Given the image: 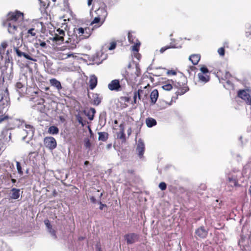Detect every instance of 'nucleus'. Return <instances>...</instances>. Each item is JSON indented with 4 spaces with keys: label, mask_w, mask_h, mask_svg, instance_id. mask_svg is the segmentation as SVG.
<instances>
[{
    "label": "nucleus",
    "mask_w": 251,
    "mask_h": 251,
    "mask_svg": "<svg viewBox=\"0 0 251 251\" xmlns=\"http://www.w3.org/2000/svg\"><path fill=\"white\" fill-rule=\"evenodd\" d=\"M173 84L176 88L178 90L176 93L180 95H183L189 90V88L187 85V79L182 74H180L175 80H172Z\"/></svg>",
    "instance_id": "obj_1"
},
{
    "label": "nucleus",
    "mask_w": 251,
    "mask_h": 251,
    "mask_svg": "<svg viewBox=\"0 0 251 251\" xmlns=\"http://www.w3.org/2000/svg\"><path fill=\"white\" fill-rule=\"evenodd\" d=\"M24 18V13L16 10L14 12H10L7 15V21L10 23L19 24L23 21Z\"/></svg>",
    "instance_id": "obj_2"
},
{
    "label": "nucleus",
    "mask_w": 251,
    "mask_h": 251,
    "mask_svg": "<svg viewBox=\"0 0 251 251\" xmlns=\"http://www.w3.org/2000/svg\"><path fill=\"white\" fill-rule=\"evenodd\" d=\"M140 75V70L137 68H129L126 71L125 77L127 82H134L137 77Z\"/></svg>",
    "instance_id": "obj_3"
},
{
    "label": "nucleus",
    "mask_w": 251,
    "mask_h": 251,
    "mask_svg": "<svg viewBox=\"0 0 251 251\" xmlns=\"http://www.w3.org/2000/svg\"><path fill=\"white\" fill-rule=\"evenodd\" d=\"M238 245L242 248L243 251H251V236L248 237L241 236V239L238 242Z\"/></svg>",
    "instance_id": "obj_4"
},
{
    "label": "nucleus",
    "mask_w": 251,
    "mask_h": 251,
    "mask_svg": "<svg viewBox=\"0 0 251 251\" xmlns=\"http://www.w3.org/2000/svg\"><path fill=\"white\" fill-rule=\"evenodd\" d=\"M220 82L224 83L226 82L228 84H230V79L232 75L229 72L226 71L220 70L217 73L216 75Z\"/></svg>",
    "instance_id": "obj_5"
},
{
    "label": "nucleus",
    "mask_w": 251,
    "mask_h": 251,
    "mask_svg": "<svg viewBox=\"0 0 251 251\" xmlns=\"http://www.w3.org/2000/svg\"><path fill=\"white\" fill-rule=\"evenodd\" d=\"M124 238L127 245H131L139 241L140 235L134 232H130L126 234Z\"/></svg>",
    "instance_id": "obj_6"
},
{
    "label": "nucleus",
    "mask_w": 251,
    "mask_h": 251,
    "mask_svg": "<svg viewBox=\"0 0 251 251\" xmlns=\"http://www.w3.org/2000/svg\"><path fill=\"white\" fill-rule=\"evenodd\" d=\"M11 104L10 100L9 97L2 96L0 100V113H2V112L7 111L9 107Z\"/></svg>",
    "instance_id": "obj_7"
},
{
    "label": "nucleus",
    "mask_w": 251,
    "mask_h": 251,
    "mask_svg": "<svg viewBox=\"0 0 251 251\" xmlns=\"http://www.w3.org/2000/svg\"><path fill=\"white\" fill-rule=\"evenodd\" d=\"M44 142L45 146L50 150H53L56 147L57 143L56 140L52 137H46L44 138Z\"/></svg>",
    "instance_id": "obj_8"
},
{
    "label": "nucleus",
    "mask_w": 251,
    "mask_h": 251,
    "mask_svg": "<svg viewBox=\"0 0 251 251\" xmlns=\"http://www.w3.org/2000/svg\"><path fill=\"white\" fill-rule=\"evenodd\" d=\"M238 97L244 100L248 105H251V95L245 90H241L238 92Z\"/></svg>",
    "instance_id": "obj_9"
},
{
    "label": "nucleus",
    "mask_w": 251,
    "mask_h": 251,
    "mask_svg": "<svg viewBox=\"0 0 251 251\" xmlns=\"http://www.w3.org/2000/svg\"><path fill=\"white\" fill-rule=\"evenodd\" d=\"M13 50L16 52L17 55L19 57H21L23 56L25 58H26L28 60L33 61H36V60L35 59H34L31 57L30 53H25V52L21 51L20 50V48L19 47H14Z\"/></svg>",
    "instance_id": "obj_10"
},
{
    "label": "nucleus",
    "mask_w": 251,
    "mask_h": 251,
    "mask_svg": "<svg viewBox=\"0 0 251 251\" xmlns=\"http://www.w3.org/2000/svg\"><path fill=\"white\" fill-rule=\"evenodd\" d=\"M108 88L111 91H120L122 90V86L120 85L119 79L112 80L108 84Z\"/></svg>",
    "instance_id": "obj_11"
},
{
    "label": "nucleus",
    "mask_w": 251,
    "mask_h": 251,
    "mask_svg": "<svg viewBox=\"0 0 251 251\" xmlns=\"http://www.w3.org/2000/svg\"><path fill=\"white\" fill-rule=\"evenodd\" d=\"M195 234L196 238L203 239L207 236L208 231L203 226H201L196 229Z\"/></svg>",
    "instance_id": "obj_12"
},
{
    "label": "nucleus",
    "mask_w": 251,
    "mask_h": 251,
    "mask_svg": "<svg viewBox=\"0 0 251 251\" xmlns=\"http://www.w3.org/2000/svg\"><path fill=\"white\" fill-rule=\"evenodd\" d=\"M76 32L79 36L82 37V38H88L91 35V30L88 27L85 28L79 27L76 29Z\"/></svg>",
    "instance_id": "obj_13"
},
{
    "label": "nucleus",
    "mask_w": 251,
    "mask_h": 251,
    "mask_svg": "<svg viewBox=\"0 0 251 251\" xmlns=\"http://www.w3.org/2000/svg\"><path fill=\"white\" fill-rule=\"evenodd\" d=\"M145 150V144L142 139H140L138 140L137 146L136 148V151L139 157L142 158L143 157V155Z\"/></svg>",
    "instance_id": "obj_14"
},
{
    "label": "nucleus",
    "mask_w": 251,
    "mask_h": 251,
    "mask_svg": "<svg viewBox=\"0 0 251 251\" xmlns=\"http://www.w3.org/2000/svg\"><path fill=\"white\" fill-rule=\"evenodd\" d=\"M119 127L120 131L117 133V138L121 140L122 143H126V137L125 133V125L124 122L120 125Z\"/></svg>",
    "instance_id": "obj_15"
},
{
    "label": "nucleus",
    "mask_w": 251,
    "mask_h": 251,
    "mask_svg": "<svg viewBox=\"0 0 251 251\" xmlns=\"http://www.w3.org/2000/svg\"><path fill=\"white\" fill-rule=\"evenodd\" d=\"M133 44L134 45L131 46V50L133 52L134 56L139 60L141 55L138 53V52L141 45V43L139 41H138Z\"/></svg>",
    "instance_id": "obj_16"
},
{
    "label": "nucleus",
    "mask_w": 251,
    "mask_h": 251,
    "mask_svg": "<svg viewBox=\"0 0 251 251\" xmlns=\"http://www.w3.org/2000/svg\"><path fill=\"white\" fill-rule=\"evenodd\" d=\"M95 12L97 16L100 18L103 21H105L107 16V12L104 7H100Z\"/></svg>",
    "instance_id": "obj_17"
},
{
    "label": "nucleus",
    "mask_w": 251,
    "mask_h": 251,
    "mask_svg": "<svg viewBox=\"0 0 251 251\" xmlns=\"http://www.w3.org/2000/svg\"><path fill=\"white\" fill-rule=\"evenodd\" d=\"M19 26V24L17 23H8V32L13 34H16L18 32V26Z\"/></svg>",
    "instance_id": "obj_18"
},
{
    "label": "nucleus",
    "mask_w": 251,
    "mask_h": 251,
    "mask_svg": "<svg viewBox=\"0 0 251 251\" xmlns=\"http://www.w3.org/2000/svg\"><path fill=\"white\" fill-rule=\"evenodd\" d=\"M20 190L19 189H16L15 188H12L11 190L10 193V199L16 200L19 199L20 196Z\"/></svg>",
    "instance_id": "obj_19"
},
{
    "label": "nucleus",
    "mask_w": 251,
    "mask_h": 251,
    "mask_svg": "<svg viewBox=\"0 0 251 251\" xmlns=\"http://www.w3.org/2000/svg\"><path fill=\"white\" fill-rule=\"evenodd\" d=\"M50 83L51 86L55 87L58 91L62 89L60 82L56 78H53L50 79Z\"/></svg>",
    "instance_id": "obj_20"
},
{
    "label": "nucleus",
    "mask_w": 251,
    "mask_h": 251,
    "mask_svg": "<svg viewBox=\"0 0 251 251\" xmlns=\"http://www.w3.org/2000/svg\"><path fill=\"white\" fill-rule=\"evenodd\" d=\"M189 60L193 65H197L201 59V55L198 54H192L189 56Z\"/></svg>",
    "instance_id": "obj_21"
},
{
    "label": "nucleus",
    "mask_w": 251,
    "mask_h": 251,
    "mask_svg": "<svg viewBox=\"0 0 251 251\" xmlns=\"http://www.w3.org/2000/svg\"><path fill=\"white\" fill-rule=\"evenodd\" d=\"M158 91L157 89H154L150 95V98L151 102L152 104H155L158 97Z\"/></svg>",
    "instance_id": "obj_22"
},
{
    "label": "nucleus",
    "mask_w": 251,
    "mask_h": 251,
    "mask_svg": "<svg viewBox=\"0 0 251 251\" xmlns=\"http://www.w3.org/2000/svg\"><path fill=\"white\" fill-rule=\"evenodd\" d=\"M89 88L91 90H93L97 86L98 83V79L95 75H93L90 77L89 80Z\"/></svg>",
    "instance_id": "obj_23"
},
{
    "label": "nucleus",
    "mask_w": 251,
    "mask_h": 251,
    "mask_svg": "<svg viewBox=\"0 0 251 251\" xmlns=\"http://www.w3.org/2000/svg\"><path fill=\"white\" fill-rule=\"evenodd\" d=\"M104 22V21H103L100 18L98 17V16H96L94 20L91 22V25H93L95 24H97L98 25H95L94 27L95 28H98Z\"/></svg>",
    "instance_id": "obj_24"
},
{
    "label": "nucleus",
    "mask_w": 251,
    "mask_h": 251,
    "mask_svg": "<svg viewBox=\"0 0 251 251\" xmlns=\"http://www.w3.org/2000/svg\"><path fill=\"white\" fill-rule=\"evenodd\" d=\"M73 56L72 53L70 52L68 53H63L62 52H58L57 53V57L59 60H64L66 59L71 56Z\"/></svg>",
    "instance_id": "obj_25"
},
{
    "label": "nucleus",
    "mask_w": 251,
    "mask_h": 251,
    "mask_svg": "<svg viewBox=\"0 0 251 251\" xmlns=\"http://www.w3.org/2000/svg\"><path fill=\"white\" fill-rule=\"evenodd\" d=\"M146 124L148 127H151L157 124L156 120L151 117H149L146 120Z\"/></svg>",
    "instance_id": "obj_26"
},
{
    "label": "nucleus",
    "mask_w": 251,
    "mask_h": 251,
    "mask_svg": "<svg viewBox=\"0 0 251 251\" xmlns=\"http://www.w3.org/2000/svg\"><path fill=\"white\" fill-rule=\"evenodd\" d=\"M102 98L99 94H94L93 95V104L95 105H98L101 102Z\"/></svg>",
    "instance_id": "obj_27"
},
{
    "label": "nucleus",
    "mask_w": 251,
    "mask_h": 251,
    "mask_svg": "<svg viewBox=\"0 0 251 251\" xmlns=\"http://www.w3.org/2000/svg\"><path fill=\"white\" fill-rule=\"evenodd\" d=\"M99 134V140L103 142H105L108 138V134L106 132H98Z\"/></svg>",
    "instance_id": "obj_28"
},
{
    "label": "nucleus",
    "mask_w": 251,
    "mask_h": 251,
    "mask_svg": "<svg viewBox=\"0 0 251 251\" xmlns=\"http://www.w3.org/2000/svg\"><path fill=\"white\" fill-rule=\"evenodd\" d=\"M198 75L199 80L203 82H207L210 79V76L207 74H202V73H199Z\"/></svg>",
    "instance_id": "obj_29"
},
{
    "label": "nucleus",
    "mask_w": 251,
    "mask_h": 251,
    "mask_svg": "<svg viewBox=\"0 0 251 251\" xmlns=\"http://www.w3.org/2000/svg\"><path fill=\"white\" fill-rule=\"evenodd\" d=\"M132 33L133 32L131 31H128V42L131 44L134 43L135 42L139 41L136 36L133 35Z\"/></svg>",
    "instance_id": "obj_30"
},
{
    "label": "nucleus",
    "mask_w": 251,
    "mask_h": 251,
    "mask_svg": "<svg viewBox=\"0 0 251 251\" xmlns=\"http://www.w3.org/2000/svg\"><path fill=\"white\" fill-rule=\"evenodd\" d=\"M52 41L56 44H60L64 41V37L61 36H58L57 34H55L54 36L53 37Z\"/></svg>",
    "instance_id": "obj_31"
},
{
    "label": "nucleus",
    "mask_w": 251,
    "mask_h": 251,
    "mask_svg": "<svg viewBox=\"0 0 251 251\" xmlns=\"http://www.w3.org/2000/svg\"><path fill=\"white\" fill-rule=\"evenodd\" d=\"M144 91L141 89H139L138 91H136L134 92V103H136L137 102V99L138 98L139 100H140L141 99V93H143Z\"/></svg>",
    "instance_id": "obj_32"
},
{
    "label": "nucleus",
    "mask_w": 251,
    "mask_h": 251,
    "mask_svg": "<svg viewBox=\"0 0 251 251\" xmlns=\"http://www.w3.org/2000/svg\"><path fill=\"white\" fill-rule=\"evenodd\" d=\"M84 146L86 149L88 150V152L91 150L92 144L88 138H85L84 139Z\"/></svg>",
    "instance_id": "obj_33"
},
{
    "label": "nucleus",
    "mask_w": 251,
    "mask_h": 251,
    "mask_svg": "<svg viewBox=\"0 0 251 251\" xmlns=\"http://www.w3.org/2000/svg\"><path fill=\"white\" fill-rule=\"evenodd\" d=\"M48 132L51 134H57L59 132V129L57 126H52L49 128Z\"/></svg>",
    "instance_id": "obj_34"
},
{
    "label": "nucleus",
    "mask_w": 251,
    "mask_h": 251,
    "mask_svg": "<svg viewBox=\"0 0 251 251\" xmlns=\"http://www.w3.org/2000/svg\"><path fill=\"white\" fill-rule=\"evenodd\" d=\"M95 113V109L94 108H90L88 113L87 114V116L88 119L90 120H93L94 119Z\"/></svg>",
    "instance_id": "obj_35"
},
{
    "label": "nucleus",
    "mask_w": 251,
    "mask_h": 251,
    "mask_svg": "<svg viewBox=\"0 0 251 251\" xmlns=\"http://www.w3.org/2000/svg\"><path fill=\"white\" fill-rule=\"evenodd\" d=\"M117 46V43L116 41H112L110 42L108 44H106L105 45L106 48L110 50H113L115 49Z\"/></svg>",
    "instance_id": "obj_36"
},
{
    "label": "nucleus",
    "mask_w": 251,
    "mask_h": 251,
    "mask_svg": "<svg viewBox=\"0 0 251 251\" xmlns=\"http://www.w3.org/2000/svg\"><path fill=\"white\" fill-rule=\"evenodd\" d=\"M5 113L6 111L0 113V124L10 119V117Z\"/></svg>",
    "instance_id": "obj_37"
},
{
    "label": "nucleus",
    "mask_w": 251,
    "mask_h": 251,
    "mask_svg": "<svg viewBox=\"0 0 251 251\" xmlns=\"http://www.w3.org/2000/svg\"><path fill=\"white\" fill-rule=\"evenodd\" d=\"M228 180L231 186L233 187L237 186L238 180L236 178L229 177L228 178Z\"/></svg>",
    "instance_id": "obj_38"
},
{
    "label": "nucleus",
    "mask_w": 251,
    "mask_h": 251,
    "mask_svg": "<svg viewBox=\"0 0 251 251\" xmlns=\"http://www.w3.org/2000/svg\"><path fill=\"white\" fill-rule=\"evenodd\" d=\"M36 33L35 31V29L34 28H31L28 30L26 37H28L29 36L34 37L36 36Z\"/></svg>",
    "instance_id": "obj_39"
},
{
    "label": "nucleus",
    "mask_w": 251,
    "mask_h": 251,
    "mask_svg": "<svg viewBox=\"0 0 251 251\" xmlns=\"http://www.w3.org/2000/svg\"><path fill=\"white\" fill-rule=\"evenodd\" d=\"M76 118L78 122L82 125V126H84L86 124V121L83 120L82 117L79 115H76Z\"/></svg>",
    "instance_id": "obj_40"
},
{
    "label": "nucleus",
    "mask_w": 251,
    "mask_h": 251,
    "mask_svg": "<svg viewBox=\"0 0 251 251\" xmlns=\"http://www.w3.org/2000/svg\"><path fill=\"white\" fill-rule=\"evenodd\" d=\"M162 88L164 90L170 91L172 89L173 86L171 84L167 83V84H165L164 85H163L162 86Z\"/></svg>",
    "instance_id": "obj_41"
},
{
    "label": "nucleus",
    "mask_w": 251,
    "mask_h": 251,
    "mask_svg": "<svg viewBox=\"0 0 251 251\" xmlns=\"http://www.w3.org/2000/svg\"><path fill=\"white\" fill-rule=\"evenodd\" d=\"M48 230L49 232L51 234V235L54 237V239L57 238L56 231L54 229L52 228V226L50 227V228H48Z\"/></svg>",
    "instance_id": "obj_42"
},
{
    "label": "nucleus",
    "mask_w": 251,
    "mask_h": 251,
    "mask_svg": "<svg viewBox=\"0 0 251 251\" xmlns=\"http://www.w3.org/2000/svg\"><path fill=\"white\" fill-rule=\"evenodd\" d=\"M16 167L18 173L21 175H23V172L22 171V168L21 166L20 163L18 161H16Z\"/></svg>",
    "instance_id": "obj_43"
},
{
    "label": "nucleus",
    "mask_w": 251,
    "mask_h": 251,
    "mask_svg": "<svg viewBox=\"0 0 251 251\" xmlns=\"http://www.w3.org/2000/svg\"><path fill=\"white\" fill-rule=\"evenodd\" d=\"M200 71H201V73H202V74H207L209 73L208 69L204 65H203L201 67Z\"/></svg>",
    "instance_id": "obj_44"
},
{
    "label": "nucleus",
    "mask_w": 251,
    "mask_h": 251,
    "mask_svg": "<svg viewBox=\"0 0 251 251\" xmlns=\"http://www.w3.org/2000/svg\"><path fill=\"white\" fill-rule=\"evenodd\" d=\"M56 32L57 33L56 34H57L58 36H61L63 37L65 36V31L63 29L58 28L57 29Z\"/></svg>",
    "instance_id": "obj_45"
},
{
    "label": "nucleus",
    "mask_w": 251,
    "mask_h": 251,
    "mask_svg": "<svg viewBox=\"0 0 251 251\" xmlns=\"http://www.w3.org/2000/svg\"><path fill=\"white\" fill-rule=\"evenodd\" d=\"M159 187L162 191H163L166 189L167 185L165 182H161L159 184Z\"/></svg>",
    "instance_id": "obj_46"
},
{
    "label": "nucleus",
    "mask_w": 251,
    "mask_h": 251,
    "mask_svg": "<svg viewBox=\"0 0 251 251\" xmlns=\"http://www.w3.org/2000/svg\"><path fill=\"white\" fill-rule=\"evenodd\" d=\"M218 52L220 55L222 56H224L225 53V50L224 47L220 48L218 50Z\"/></svg>",
    "instance_id": "obj_47"
},
{
    "label": "nucleus",
    "mask_w": 251,
    "mask_h": 251,
    "mask_svg": "<svg viewBox=\"0 0 251 251\" xmlns=\"http://www.w3.org/2000/svg\"><path fill=\"white\" fill-rule=\"evenodd\" d=\"M120 100L121 102H129L130 101V98L128 97H120Z\"/></svg>",
    "instance_id": "obj_48"
},
{
    "label": "nucleus",
    "mask_w": 251,
    "mask_h": 251,
    "mask_svg": "<svg viewBox=\"0 0 251 251\" xmlns=\"http://www.w3.org/2000/svg\"><path fill=\"white\" fill-rule=\"evenodd\" d=\"M172 48H173V46H171V45H169V46H165V47H163L162 48H161L160 50V52L161 53H163L165 50H167L169 49H171Z\"/></svg>",
    "instance_id": "obj_49"
},
{
    "label": "nucleus",
    "mask_w": 251,
    "mask_h": 251,
    "mask_svg": "<svg viewBox=\"0 0 251 251\" xmlns=\"http://www.w3.org/2000/svg\"><path fill=\"white\" fill-rule=\"evenodd\" d=\"M44 223L46 226L47 228H50V227L52 226V225L50 224V222L48 219L45 220Z\"/></svg>",
    "instance_id": "obj_50"
},
{
    "label": "nucleus",
    "mask_w": 251,
    "mask_h": 251,
    "mask_svg": "<svg viewBox=\"0 0 251 251\" xmlns=\"http://www.w3.org/2000/svg\"><path fill=\"white\" fill-rule=\"evenodd\" d=\"M167 74L168 75H174L176 74V72L175 70H168L167 72Z\"/></svg>",
    "instance_id": "obj_51"
},
{
    "label": "nucleus",
    "mask_w": 251,
    "mask_h": 251,
    "mask_svg": "<svg viewBox=\"0 0 251 251\" xmlns=\"http://www.w3.org/2000/svg\"><path fill=\"white\" fill-rule=\"evenodd\" d=\"M39 44L42 48H46L47 44L45 42L39 40Z\"/></svg>",
    "instance_id": "obj_52"
},
{
    "label": "nucleus",
    "mask_w": 251,
    "mask_h": 251,
    "mask_svg": "<svg viewBox=\"0 0 251 251\" xmlns=\"http://www.w3.org/2000/svg\"><path fill=\"white\" fill-rule=\"evenodd\" d=\"M23 85L21 82H18L16 84V87L18 89H21L23 87Z\"/></svg>",
    "instance_id": "obj_53"
},
{
    "label": "nucleus",
    "mask_w": 251,
    "mask_h": 251,
    "mask_svg": "<svg viewBox=\"0 0 251 251\" xmlns=\"http://www.w3.org/2000/svg\"><path fill=\"white\" fill-rule=\"evenodd\" d=\"M99 203L100 204V209L101 210H102L103 209V208L104 207H106V205L105 204L102 203L100 200L99 201Z\"/></svg>",
    "instance_id": "obj_54"
},
{
    "label": "nucleus",
    "mask_w": 251,
    "mask_h": 251,
    "mask_svg": "<svg viewBox=\"0 0 251 251\" xmlns=\"http://www.w3.org/2000/svg\"><path fill=\"white\" fill-rule=\"evenodd\" d=\"M114 125L118 124V121L117 120H115L114 121ZM112 128L113 130H117L118 129L117 126H116V125H113Z\"/></svg>",
    "instance_id": "obj_55"
},
{
    "label": "nucleus",
    "mask_w": 251,
    "mask_h": 251,
    "mask_svg": "<svg viewBox=\"0 0 251 251\" xmlns=\"http://www.w3.org/2000/svg\"><path fill=\"white\" fill-rule=\"evenodd\" d=\"M25 127L26 128H29V129H31V131L33 132H34V127L31 126V125H25Z\"/></svg>",
    "instance_id": "obj_56"
},
{
    "label": "nucleus",
    "mask_w": 251,
    "mask_h": 251,
    "mask_svg": "<svg viewBox=\"0 0 251 251\" xmlns=\"http://www.w3.org/2000/svg\"><path fill=\"white\" fill-rule=\"evenodd\" d=\"M45 102V100L43 98H40L39 100V101L38 102L37 104L43 105Z\"/></svg>",
    "instance_id": "obj_57"
},
{
    "label": "nucleus",
    "mask_w": 251,
    "mask_h": 251,
    "mask_svg": "<svg viewBox=\"0 0 251 251\" xmlns=\"http://www.w3.org/2000/svg\"><path fill=\"white\" fill-rule=\"evenodd\" d=\"M90 201L93 203H95L96 202V200L94 196H92L90 197Z\"/></svg>",
    "instance_id": "obj_58"
},
{
    "label": "nucleus",
    "mask_w": 251,
    "mask_h": 251,
    "mask_svg": "<svg viewBox=\"0 0 251 251\" xmlns=\"http://www.w3.org/2000/svg\"><path fill=\"white\" fill-rule=\"evenodd\" d=\"M127 173L130 175H134V170L133 169L128 170L127 171Z\"/></svg>",
    "instance_id": "obj_59"
},
{
    "label": "nucleus",
    "mask_w": 251,
    "mask_h": 251,
    "mask_svg": "<svg viewBox=\"0 0 251 251\" xmlns=\"http://www.w3.org/2000/svg\"><path fill=\"white\" fill-rule=\"evenodd\" d=\"M246 35L247 37H249L251 35V31H247L246 32Z\"/></svg>",
    "instance_id": "obj_60"
},
{
    "label": "nucleus",
    "mask_w": 251,
    "mask_h": 251,
    "mask_svg": "<svg viewBox=\"0 0 251 251\" xmlns=\"http://www.w3.org/2000/svg\"><path fill=\"white\" fill-rule=\"evenodd\" d=\"M93 0H87V4L88 6H90L92 4Z\"/></svg>",
    "instance_id": "obj_61"
},
{
    "label": "nucleus",
    "mask_w": 251,
    "mask_h": 251,
    "mask_svg": "<svg viewBox=\"0 0 251 251\" xmlns=\"http://www.w3.org/2000/svg\"><path fill=\"white\" fill-rule=\"evenodd\" d=\"M131 128H129L127 130V133H128V135H130V134H131Z\"/></svg>",
    "instance_id": "obj_62"
},
{
    "label": "nucleus",
    "mask_w": 251,
    "mask_h": 251,
    "mask_svg": "<svg viewBox=\"0 0 251 251\" xmlns=\"http://www.w3.org/2000/svg\"><path fill=\"white\" fill-rule=\"evenodd\" d=\"M5 93L7 94V96L6 97H9V92H8V90L7 88H6L5 90Z\"/></svg>",
    "instance_id": "obj_63"
},
{
    "label": "nucleus",
    "mask_w": 251,
    "mask_h": 251,
    "mask_svg": "<svg viewBox=\"0 0 251 251\" xmlns=\"http://www.w3.org/2000/svg\"><path fill=\"white\" fill-rule=\"evenodd\" d=\"M112 145L111 144H109L107 145L106 148L107 149H110L111 148Z\"/></svg>",
    "instance_id": "obj_64"
}]
</instances>
